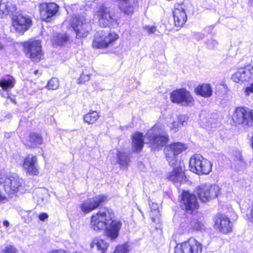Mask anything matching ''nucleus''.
Here are the masks:
<instances>
[{
    "instance_id": "1",
    "label": "nucleus",
    "mask_w": 253,
    "mask_h": 253,
    "mask_svg": "<svg viewBox=\"0 0 253 253\" xmlns=\"http://www.w3.org/2000/svg\"><path fill=\"white\" fill-rule=\"evenodd\" d=\"M114 218L115 214L111 209H100L91 216L90 227L97 232L105 230L106 236L111 240H115L118 237L122 223Z\"/></svg>"
},
{
    "instance_id": "2",
    "label": "nucleus",
    "mask_w": 253,
    "mask_h": 253,
    "mask_svg": "<svg viewBox=\"0 0 253 253\" xmlns=\"http://www.w3.org/2000/svg\"><path fill=\"white\" fill-rule=\"evenodd\" d=\"M163 126L160 124H156L149 129L144 138L142 133L135 132L132 136V145L133 150L135 152H140L144 144L145 139L146 143H149L154 149H159L166 144L168 139L166 134L162 135Z\"/></svg>"
},
{
    "instance_id": "3",
    "label": "nucleus",
    "mask_w": 253,
    "mask_h": 253,
    "mask_svg": "<svg viewBox=\"0 0 253 253\" xmlns=\"http://www.w3.org/2000/svg\"><path fill=\"white\" fill-rule=\"evenodd\" d=\"M22 180L16 174H1L0 184L10 197L16 195L22 187Z\"/></svg>"
},
{
    "instance_id": "4",
    "label": "nucleus",
    "mask_w": 253,
    "mask_h": 253,
    "mask_svg": "<svg viewBox=\"0 0 253 253\" xmlns=\"http://www.w3.org/2000/svg\"><path fill=\"white\" fill-rule=\"evenodd\" d=\"M119 35L114 32H97L92 42V46L98 48H107L113 46L119 39Z\"/></svg>"
},
{
    "instance_id": "5",
    "label": "nucleus",
    "mask_w": 253,
    "mask_h": 253,
    "mask_svg": "<svg viewBox=\"0 0 253 253\" xmlns=\"http://www.w3.org/2000/svg\"><path fill=\"white\" fill-rule=\"evenodd\" d=\"M219 191L218 186L210 183H201L196 188V193L202 202H207L216 198Z\"/></svg>"
},
{
    "instance_id": "6",
    "label": "nucleus",
    "mask_w": 253,
    "mask_h": 253,
    "mask_svg": "<svg viewBox=\"0 0 253 253\" xmlns=\"http://www.w3.org/2000/svg\"><path fill=\"white\" fill-rule=\"evenodd\" d=\"M233 122L243 126H253V111L247 107H237L232 116Z\"/></svg>"
},
{
    "instance_id": "7",
    "label": "nucleus",
    "mask_w": 253,
    "mask_h": 253,
    "mask_svg": "<svg viewBox=\"0 0 253 253\" xmlns=\"http://www.w3.org/2000/svg\"><path fill=\"white\" fill-rule=\"evenodd\" d=\"M96 16L101 27H113L117 24V19L110 7L101 6L96 12Z\"/></svg>"
},
{
    "instance_id": "8",
    "label": "nucleus",
    "mask_w": 253,
    "mask_h": 253,
    "mask_svg": "<svg viewBox=\"0 0 253 253\" xmlns=\"http://www.w3.org/2000/svg\"><path fill=\"white\" fill-rule=\"evenodd\" d=\"M173 103L179 104L184 106H192L195 100L190 92L185 88L173 90L170 95Z\"/></svg>"
},
{
    "instance_id": "9",
    "label": "nucleus",
    "mask_w": 253,
    "mask_h": 253,
    "mask_svg": "<svg viewBox=\"0 0 253 253\" xmlns=\"http://www.w3.org/2000/svg\"><path fill=\"white\" fill-rule=\"evenodd\" d=\"M203 245L194 238L177 244L174 249L175 253H201Z\"/></svg>"
},
{
    "instance_id": "10",
    "label": "nucleus",
    "mask_w": 253,
    "mask_h": 253,
    "mask_svg": "<svg viewBox=\"0 0 253 253\" xmlns=\"http://www.w3.org/2000/svg\"><path fill=\"white\" fill-rule=\"evenodd\" d=\"M186 149V147L180 142H175L167 145L164 149L167 161L169 165L172 166L177 163V156Z\"/></svg>"
},
{
    "instance_id": "11",
    "label": "nucleus",
    "mask_w": 253,
    "mask_h": 253,
    "mask_svg": "<svg viewBox=\"0 0 253 253\" xmlns=\"http://www.w3.org/2000/svg\"><path fill=\"white\" fill-rule=\"evenodd\" d=\"M71 27L79 38L86 37L91 29L89 22L83 16L72 18Z\"/></svg>"
},
{
    "instance_id": "12",
    "label": "nucleus",
    "mask_w": 253,
    "mask_h": 253,
    "mask_svg": "<svg viewBox=\"0 0 253 253\" xmlns=\"http://www.w3.org/2000/svg\"><path fill=\"white\" fill-rule=\"evenodd\" d=\"M39 11L42 21L50 22L52 17L59 11V6L54 2L41 3L38 5Z\"/></svg>"
},
{
    "instance_id": "13",
    "label": "nucleus",
    "mask_w": 253,
    "mask_h": 253,
    "mask_svg": "<svg viewBox=\"0 0 253 253\" xmlns=\"http://www.w3.org/2000/svg\"><path fill=\"white\" fill-rule=\"evenodd\" d=\"M180 206L182 209L190 213L197 210L199 207L195 195L187 191H184L181 195Z\"/></svg>"
},
{
    "instance_id": "14",
    "label": "nucleus",
    "mask_w": 253,
    "mask_h": 253,
    "mask_svg": "<svg viewBox=\"0 0 253 253\" xmlns=\"http://www.w3.org/2000/svg\"><path fill=\"white\" fill-rule=\"evenodd\" d=\"M106 199L107 197L104 195H97L84 201L80 208L83 212L85 214L88 213L96 209L106 200Z\"/></svg>"
},
{
    "instance_id": "15",
    "label": "nucleus",
    "mask_w": 253,
    "mask_h": 253,
    "mask_svg": "<svg viewBox=\"0 0 253 253\" xmlns=\"http://www.w3.org/2000/svg\"><path fill=\"white\" fill-rule=\"evenodd\" d=\"M186 4L184 2L174 4L172 10V14L176 26L182 27L186 22Z\"/></svg>"
},
{
    "instance_id": "16",
    "label": "nucleus",
    "mask_w": 253,
    "mask_h": 253,
    "mask_svg": "<svg viewBox=\"0 0 253 253\" xmlns=\"http://www.w3.org/2000/svg\"><path fill=\"white\" fill-rule=\"evenodd\" d=\"M232 79L236 83H243L253 79V68L251 66H248L239 69L232 75Z\"/></svg>"
},
{
    "instance_id": "17",
    "label": "nucleus",
    "mask_w": 253,
    "mask_h": 253,
    "mask_svg": "<svg viewBox=\"0 0 253 253\" xmlns=\"http://www.w3.org/2000/svg\"><path fill=\"white\" fill-rule=\"evenodd\" d=\"M215 228L223 234L228 233L232 231V224L229 217L224 214H218L214 218Z\"/></svg>"
},
{
    "instance_id": "18",
    "label": "nucleus",
    "mask_w": 253,
    "mask_h": 253,
    "mask_svg": "<svg viewBox=\"0 0 253 253\" xmlns=\"http://www.w3.org/2000/svg\"><path fill=\"white\" fill-rule=\"evenodd\" d=\"M109 157L111 158V162L112 164H119L121 168L123 169L127 168L129 161L128 156L118 150H115L113 152L110 153Z\"/></svg>"
},
{
    "instance_id": "19",
    "label": "nucleus",
    "mask_w": 253,
    "mask_h": 253,
    "mask_svg": "<svg viewBox=\"0 0 253 253\" xmlns=\"http://www.w3.org/2000/svg\"><path fill=\"white\" fill-rule=\"evenodd\" d=\"M173 166V170L167 174V177L174 183H181L185 178L183 166L181 163H178Z\"/></svg>"
},
{
    "instance_id": "20",
    "label": "nucleus",
    "mask_w": 253,
    "mask_h": 253,
    "mask_svg": "<svg viewBox=\"0 0 253 253\" xmlns=\"http://www.w3.org/2000/svg\"><path fill=\"white\" fill-rule=\"evenodd\" d=\"M31 20L22 15H19L15 19H13L12 27L19 33H23L27 30L30 25Z\"/></svg>"
},
{
    "instance_id": "21",
    "label": "nucleus",
    "mask_w": 253,
    "mask_h": 253,
    "mask_svg": "<svg viewBox=\"0 0 253 253\" xmlns=\"http://www.w3.org/2000/svg\"><path fill=\"white\" fill-rule=\"evenodd\" d=\"M185 221L186 225H185L182 222L181 226L188 232L202 231L206 229L205 223L197 219L193 218L191 220L186 219H185Z\"/></svg>"
},
{
    "instance_id": "22",
    "label": "nucleus",
    "mask_w": 253,
    "mask_h": 253,
    "mask_svg": "<svg viewBox=\"0 0 253 253\" xmlns=\"http://www.w3.org/2000/svg\"><path fill=\"white\" fill-rule=\"evenodd\" d=\"M120 9L128 15L132 14L135 8L138 5L137 0H118Z\"/></svg>"
},
{
    "instance_id": "23",
    "label": "nucleus",
    "mask_w": 253,
    "mask_h": 253,
    "mask_svg": "<svg viewBox=\"0 0 253 253\" xmlns=\"http://www.w3.org/2000/svg\"><path fill=\"white\" fill-rule=\"evenodd\" d=\"M202 160H203V157L200 154H196L192 156L189 161L190 170L198 174H201L202 169L200 165L202 164Z\"/></svg>"
},
{
    "instance_id": "24",
    "label": "nucleus",
    "mask_w": 253,
    "mask_h": 253,
    "mask_svg": "<svg viewBox=\"0 0 253 253\" xmlns=\"http://www.w3.org/2000/svg\"><path fill=\"white\" fill-rule=\"evenodd\" d=\"M186 121V117L184 115H180L175 120L167 124V126L169 128L171 133H175L179 129L184 126Z\"/></svg>"
},
{
    "instance_id": "25",
    "label": "nucleus",
    "mask_w": 253,
    "mask_h": 253,
    "mask_svg": "<svg viewBox=\"0 0 253 253\" xmlns=\"http://www.w3.org/2000/svg\"><path fill=\"white\" fill-rule=\"evenodd\" d=\"M196 94L205 98L211 97L212 94V89L211 85L209 84H203L199 85L195 89Z\"/></svg>"
},
{
    "instance_id": "26",
    "label": "nucleus",
    "mask_w": 253,
    "mask_h": 253,
    "mask_svg": "<svg viewBox=\"0 0 253 253\" xmlns=\"http://www.w3.org/2000/svg\"><path fill=\"white\" fill-rule=\"evenodd\" d=\"M33 62H39L43 56L41 42L39 40L33 41Z\"/></svg>"
},
{
    "instance_id": "27",
    "label": "nucleus",
    "mask_w": 253,
    "mask_h": 253,
    "mask_svg": "<svg viewBox=\"0 0 253 253\" xmlns=\"http://www.w3.org/2000/svg\"><path fill=\"white\" fill-rule=\"evenodd\" d=\"M108 246L107 243L104 240L99 238H95L91 242L90 248L91 249L96 248L101 253H105Z\"/></svg>"
},
{
    "instance_id": "28",
    "label": "nucleus",
    "mask_w": 253,
    "mask_h": 253,
    "mask_svg": "<svg viewBox=\"0 0 253 253\" xmlns=\"http://www.w3.org/2000/svg\"><path fill=\"white\" fill-rule=\"evenodd\" d=\"M15 83V80L13 77L6 75L0 80V86L3 90L11 89L14 87Z\"/></svg>"
},
{
    "instance_id": "29",
    "label": "nucleus",
    "mask_w": 253,
    "mask_h": 253,
    "mask_svg": "<svg viewBox=\"0 0 253 253\" xmlns=\"http://www.w3.org/2000/svg\"><path fill=\"white\" fill-rule=\"evenodd\" d=\"M99 117V113L95 111H90L84 116V121L88 124L92 125L94 124Z\"/></svg>"
},
{
    "instance_id": "30",
    "label": "nucleus",
    "mask_w": 253,
    "mask_h": 253,
    "mask_svg": "<svg viewBox=\"0 0 253 253\" xmlns=\"http://www.w3.org/2000/svg\"><path fill=\"white\" fill-rule=\"evenodd\" d=\"M15 5L12 4L11 2H0V13L1 12L2 15H8L12 13L15 11Z\"/></svg>"
},
{
    "instance_id": "31",
    "label": "nucleus",
    "mask_w": 253,
    "mask_h": 253,
    "mask_svg": "<svg viewBox=\"0 0 253 253\" xmlns=\"http://www.w3.org/2000/svg\"><path fill=\"white\" fill-rule=\"evenodd\" d=\"M68 40L66 34H58L54 36L52 39V42L54 46H60L65 43Z\"/></svg>"
},
{
    "instance_id": "32",
    "label": "nucleus",
    "mask_w": 253,
    "mask_h": 253,
    "mask_svg": "<svg viewBox=\"0 0 253 253\" xmlns=\"http://www.w3.org/2000/svg\"><path fill=\"white\" fill-rule=\"evenodd\" d=\"M201 162H202V164L200 165V167L202 169L201 174H209L211 170L212 166L211 162L204 158L203 160H202Z\"/></svg>"
},
{
    "instance_id": "33",
    "label": "nucleus",
    "mask_w": 253,
    "mask_h": 253,
    "mask_svg": "<svg viewBox=\"0 0 253 253\" xmlns=\"http://www.w3.org/2000/svg\"><path fill=\"white\" fill-rule=\"evenodd\" d=\"M23 167L25 171L31 174L32 173V157L28 155L24 161Z\"/></svg>"
},
{
    "instance_id": "34",
    "label": "nucleus",
    "mask_w": 253,
    "mask_h": 253,
    "mask_svg": "<svg viewBox=\"0 0 253 253\" xmlns=\"http://www.w3.org/2000/svg\"><path fill=\"white\" fill-rule=\"evenodd\" d=\"M150 208L151 210L150 215L153 221L155 222V219L159 217L160 215L159 206L157 204L152 203V204L150 205Z\"/></svg>"
},
{
    "instance_id": "35",
    "label": "nucleus",
    "mask_w": 253,
    "mask_h": 253,
    "mask_svg": "<svg viewBox=\"0 0 253 253\" xmlns=\"http://www.w3.org/2000/svg\"><path fill=\"white\" fill-rule=\"evenodd\" d=\"M59 81L56 78H52L47 83L46 88L48 89L55 90L59 87Z\"/></svg>"
},
{
    "instance_id": "36",
    "label": "nucleus",
    "mask_w": 253,
    "mask_h": 253,
    "mask_svg": "<svg viewBox=\"0 0 253 253\" xmlns=\"http://www.w3.org/2000/svg\"><path fill=\"white\" fill-rule=\"evenodd\" d=\"M43 143L42 136L39 133L33 134V148L39 147Z\"/></svg>"
},
{
    "instance_id": "37",
    "label": "nucleus",
    "mask_w": 253,
    "mask_h": 253,
    "mask_svg": "<svg viewBox=\"0 0 253 253\" xmlns=\"http://www.w3.org/2000/svg\"><path fill=\"white\" fill-rule=\"evenodd\" d=\"M23 51L26 56L32 58V42L28 41L23 43Z\"/></svg>"
},
{
    "instance_id": "38",
    "label": "nucleus",
    "mask_w": 253,
    "mask_h": 253,
    "mask_svg": "<svg viewBox=\"0 0 253 253\" xmlns=\"http://www.w3.org/2000/svg\"><path fill=\"white\" fill-rule=\"evenodd\" d=\"M130 250L127 244L125 243L118 246L115 249L114 253H128Z\"/></svg>"
},
{
    "instance_id": "39",
    "label": "nucleus",
    "mask_w": 253,
    "mask_h": 253,
    "mask_svg": "<svg viewBox=\"0 0 253 253\" xmlns=\"http://www.w3.org/2000/svg\"><path fill=\"white\" fill-rule=\"evenodd\" d=\"M90 78V74L87 70H84L81 74L80 78L78 80L79 84H84L88 81Z\"/></svg>"
},
{
    "instance_id": "40",
    "label": "nucleus",
    "mask_w": 253,
    "mask_h": 253,
    "mask_svg": "<svg viewBox=\"0 0 253 253\" xmlns=\"http://www.w3.org/2000/svg\"><path fill=\"white\" fill-rule=\"evenodd\" d=\"M22 140L24 145L29 148L31 147L32 145V136L31 133L26 134L22 137Z\"/></svg>"
},
{
    "instance_id": "41",
    "label": "nucleus",
    "mask_w": 253,
    "mask_h": 253,
    "mask_svg": "<svg viewBox=\"0 0 253 253\" xmlns=\"http://www.w3.org/2000/svg\"><path fill=\"white\" fill-rule=\"evenodd\" d=\"M235 161L237 164L239 165L240 167H244L245 165V163L243 160L242 156L240 152H238L235 157Z\"/></svg>"
},
{
    "instance_id": "42",
    "label": "nucleus",
    "mask_w": 253,
    "mask_h": 253,
    "mask_svg": "<svg viewBox=\"0 0 253 253\" xmlns=\"http://www.w3.org/2000/svg\"><path fill=\"white\" fill-rule=\"evenodd\" d=\"M143 29L149 34H154L157 30V28L154 26L145 25L143 27Z\"/></svg>"
},
{
    "instance_id": "43",
    "label": "nucleus",
    "mask_w": 253,
    "mask_h": 253,
    "mask_svg": "<svg viewBox=\"0 0 253 253\" xmlns=\"http://www.w3.org/2000/svg\"><path fill=\"white\" fill-rule=\"evenodd\" d=\"M37 159L33 156V175H37L39 173V166L35 164Z\"/></svg>"
},
{
    "instance_id": "44",
    "label": "nucleus",
    "mask_w": 253,
    "mask_h": 253,
    "mask_svg": "<svg viewBox=\"0 0 253 253\" xmlns=\"http://www.w3.org/2000/svg\"><path fill=\"white\" fill-rule=\"evenodd\" d=\"M30 211H24L22 213V217L24 219L26 222H29L32 220V217L29 214L30 213Z\"/></svg>"
},
{
    "instance_id": "45",
    "label": "nucleus",
    "mask_w": 253,
    "mask_h": 253,
    "mask_svg": "<svg viewBox=\"0 0 253 253\" xmlns=\"http://www.w3.org/2000/svg\"><path fill=\"white\" fill-rule=\"evenodd\" d=\"M244 92L246 96H249L253 93V83L245 88Z\"/></svg>"
},
{
    "instance_id": "46",
    "label": "nucleus",
    "mask_w": 253,
    "mask_h": 253,
    "mask_svg": "<svg viewBox=\"0 0 253 253\" xmlns=\"http://www.w3.org/2000/svg\"><path fill=\"white\" fill-rule=\"evenodd\" d=\"M4 253H17L16 249L12 246H8L3 250Z\"/></svg>"
},
{
    "instance_id": "47",
    "label": "nucleus",
    "mask_w": 253,
    "mask_h": 253,
    "mask_svg": "<svg viewBox=\"0 0 253 253\" xmlns=\"http://www.w3.org/2000/svg\"><path fill=\"white\" fill-rule=\"evenodd\" d=\"M217 42L214 40H210L207 42V45L209 48H212L217 45Z\"/></svg>"
},
{
    "instance_id": "48",
    "label": "nucleus",
    "mask_w": 253,
    "mask_h": 253,
    "mask_svg": "<svg viewBox=\"0 0 253 253\" xmlns=\"http://www.w3.org/2000/svg\"><path fill=\"white\" fill-rule=\"evenodd\" d=\"M39 218L41 221H44L48 218V215L46 213H42L39 215Z\"/></svg>"
},
{
    "instance_id": "49",
    "label": "nucleus",
    "mask_w": 253,
    "mask_h": 253,
    "mask_svg": "<svg viewBox=\"0 0 253 253\" xmlns=\"http://www.w3.org/2000/svg\"><path fill=\"white\" fill-rule=\"evenodd\" d=\"M48 253H66V251L62 249L54 250L49 252Z\"/></svg>"
},
{
    "instance_id": "50",
    "label": "nucleus",
    "mask_w": 253,
    "mask_h": 253,
    "mask_svg": "<svg viewBox=\"0 0 253 253\" xmlns=\"http://www.w3.org/2000/svg\"><path fill=\"white\" fill-rule=\"evenodd\" d=\"M195 37L198 40H200V39H202L204 38V34H202L201 33H196L195 34Z\"/></svg>"
},
{
    "instance_id": "51",
    "label": "nucleus",
    "mask_w": 253,
    "mask_h": 253,
    "mask_svg": "<svg viewBox=\"0 0 253 253\" xmlns=\"http://www.w3.org/2000/svg\"><path fill=\"white\" fill-rule=\"evenodd\" d=\"M34 74L36 76H39L42 74V73L37 70L34 71Z\"/></svg>"
},
{
    "instance_id": "52",
    "label": "nucleus",
    "mask_w": 253,
    "mask_h": 253,
    "mask_svg": "<svg viewBox=\"0 0 253 253\" xmlns=\"http://www.w3.org/2000/svg\"><path fill=\"white\" fill-rule=\"evenodd\" d=\"M3 224V225L6 226V227H8L9 225V223L7 220L4 221Z\"/></svg>"
},
{
    "instance_id": "53",
    "label": "nucleus",
    "mask_w": 253,
    "mask_h": 253,
    "mask_svg": "<svg viewBox=\"0 0 253 253\" xmlns=\"http://www.w3.org/2000/svg\"><path fill=\"white\" fill-rule=\"evenodd\" d=\"M8 98L10 99V101H11V102H13V103H16V101H15V99H13V98H11V97H8Z\"/></svg>"
},
{
    "instance_id": "54",
    "label": "nucleus",
    "mask_w": 253,
    "mask_h": 253,
    "mask_svg": "<svg viewBox=\"0 0 253 253\" xmlns=\"http://www.w3.org/2000/svg\"><path fill=\"white\" fill-rule=\"evenodd\" d=\"M3 48V44L0 42V50H2Z\"/></svg>"
},
{
    "instance_id": "55",
    "label": "nucleus",
    "mask_w": 253,
    "mask_h": 253,
    "mask_svg": "<svg viewBox=\"0 0 253 253\" xmlns=\"http://www.w3.org/2000/svg\"><path fill=\"white\" fill-rule=\"evenodd\" d=\"M67 23H68V21H65L64 22L63 24H64V25H66L67 24Z\"/></svg>"
}]
</instances>
